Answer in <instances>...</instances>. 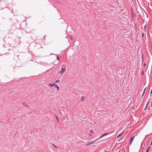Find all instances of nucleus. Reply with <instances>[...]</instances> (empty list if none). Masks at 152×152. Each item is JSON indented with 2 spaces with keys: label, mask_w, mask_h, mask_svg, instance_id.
Listing matches in <instances>:
<instances>
[{
  "label": "nucleus",
  "mask_w": 152,
  "mask_h": 152,
  "mask_svg": "<svg viewBox=\"0 0 152 152\" xmlns=\"http://www.w3.org/2000/svg\"><path fill=\"white\" fill-rule=\"evenodd\" d=\"M55 84H56L55 83H53L52 84H49V86H55Z\"/></svg>",
  "instance_id": "nucleus-5"
},
{
  "label": "nucleus",
  "mask_w": 152,
  "mask_h": 152,
  "mask_svg": "<svg viewBox=\"0 0 152 152\" xmlns=\"http://www.w3.org/2000/svg\"><path fill=\"white\" fill-rule=\"evenodd\" d=\"M56 119H57V120L58 121L59 120H58V117H56Z\"/></svg>",
  "instance_id": "nucleus-17"
},
{
  "label": "nucleus",
  "mask_w": 152,
  "mask_h": 152,
  "mask_svg": "<svg viewBox=\"0 0 152 152\" xmlns=\"http://www.w3.org/2000/svg\"><path fill=\"white\" fill-rule=\"evenodd\" d=\"M85 99V97L84 96H82L81 98V101H83Z\"/></svg>",
  "instance_id": "nucleus-7"
},
{
  "label": "nucleus",
  "mask_w": 152,
  "mask_h": 152,
  "mask_svg": "<svg viewBox=\"0 0 152 152\" xmlns=\"http://www.w3.org/2000/svg\"><path fill=\"white\" fill-rule=\"evenodd\" d=\"M146 88H145V89H144V91L143 92V94H142V95L144 94V92H145V90Z\"/></svg>",
  "instance_id": "nucleus-15"
},
{
  "label": "nucleus",
  "mask_w": 152,
  "mask_h": 152,
  "mask_svg": "<svg viewBox=\"0 0 152 152\" xmlns=\"http://www.w3.org/2000/svg\"><path fill=\"white\" fill-rule=\"evenodd\" d=\"M142 74H143V71H142Z\"/></svg>",
  "instance_id": "nucleus-22"
},
{
  "label": "nucleus",
  "mask_w": 152,
  "mask_h": 152,
  "mask_svg": "<svg viewBox=\"0 0 152 152\" xmlns=\"http://www.w3.org/2000/svg\"><path fill=\"white\" fill-rule=\"evenodd\" d=\"M134 137H135V136H134L131 137V139L130 141V144H132V141L133 140L134 138Z\"/></svg>",
  "instance_id": "nucleus-2"
},
{
  "label": "nucleus",
  "mask_w": 152,
  "mask_h": 152,
  "mask_svg": "<svg viewBox=\"0 0 152 152\" xmlns=\"http://www.w3.org/2000/svg\"><path fill=\"white\" fill-rule=\"evenodd\" d=\"M55 87L56 88L58 91H59V87L56 84H55Z\"/></svg>",
  "instance_id": "nucleus-4"
},
{
  "label": "nucleus",
  "mask_w": 152,
  "mask_h": 152,
  "mask_svg": "<svg viewBox=\"0 0 152 152\" xmlns=\"http://www.w3.org/2000/svg\"><path fill=\"white\" fill-rule=\"evenodd\" d=\"M23 104L25 106H27V105H26V104L25 103H23Z\"/></svg>",
  "instance_id": "nucleus-14"
},
{
  "label": "nucleus",
  "mask_w": 152,
  "mask_h": 152,
  "mask_svg": "<svg viewBox=\"0 0 152 152\" xmlns=\"http://www.w3.org/2000/svg\"><path fill=\"white\" fill-rule=\"evenodd\" d=\"M150 148H151V146H149L145 152H148V151L150 150Z\"/></svg>",
  "instance_id": "nucleus-9"
},
{
  "label": "nucleus",
  "mask_w": 152,
  "mask_h": 152,
  "mask_svg": "<svg viewBox=\"0 0 152 152\" xmlns=\"http://www.w3.org/2000/svg\"><path fill=\"white\" fill-rule=\"evenodd\" d=\"M57 58L58 60H59V57H58V56H57Z\"/></svg>",
  "instance_id": "nucleus-16"
},
{
  "label": "nucleus",
  "mask_w": 152,
  "mask_h": 152,
  "mask_svg": "<svg viewBox=\"0 0 152 152\" xmlns=\"http://www.w3.org/2000/svg\"><path fill=\"white\" fill-rule=\"evenodd\" d=\"M150 93L151 94H152V89L151 90V91Z\"/></svg>",
  "instance_id": "nucleus-19"
},
{
  "label": "nucleus",
  "mask_w": 152,
  "mask_h": 152,
  "mask_svg": "<svg viewBox=\"0 0 152 152\" xmlns=\"http://www.w3.org/2000/svg\"><path fill=\"white\" fill-rule=\"evenodd\" d=\"M142 36H143V34H142Z\"/></svg>",
  "instance_id": "nucleus-23"
},
{
  "label": "nucleus",
  "mask_w": 152,
  "mask_h": 152,
  "mask_svg": "<svg viewBox=\"0 0 152 152\" xmlns=\"http://www.w3.org/2000/svg\"><path fill=\"white\" fill-rule=\"evenodd\" d=\"M151 145H152V140H151Z\"/></svg>",
  "instance_id": "nucleus-20"
},
{
  "label": "nucleus",
  "mask_w": 152,
  "mask_h": 152,
  "mask_svg": "<svg viewBox=\"0 0 152 152\" xmlns=\"http://www.w3.org/2000/svg\"><path fill=\"white\" fill-rule=\"evenodd\" d=\"M66 65H63L61 66V69L58 73L60 74H62L64 72L66 69Z\"/></svg>",
  "instance_id": "nucleus-1"
},
{
  "label": "nucleus",
  "mask_w": 152,
  "mask_h": 152,
  "mask_svg": "<svg viewBox=\"0 0 152 152\" xmlns=\"http://www.w3.org/2000/svg\"><path fill=\"white\" fill-rule=\"evenodd\" d=\"M59 81H60V80H56V81L55 82V83H58Z\"/></svg>",
  "instance_id": "nucleus-12"
},
{
  "label": "nucleus",
  "mask_w": 152,
  "mask_h": 152,
  "mask_svg": "<svg viewBox=\"0 0 152 152\" xmlns=\"http://www.w3.org/2000/svg\"><path fill=\"white\" fill-rule=\"evenodd\" d=\"M108 134V133H104V134H103L100 137H103V136L106 135H107Z\"/></svg>",
  "instance_id": "nucleus-8"
},
{
  "label": "nucleus",
  "mask_w": 152,
  "mask_h": 152,
  "mask_svg": "<svg viewBox=\"0 0 152 152\" xmlns=\"http://www.w3.org/2000/svg\"><path fill=\"white\" fill-rule=\"evenodd\" d=\"M90 132L91 134H92L93 133V132L92 130H91V129L90 130Z\"/></svg>",
  "instance_id": "nucleus-10"
},
{
  "label": "nucleus",
  "mask_w": 152,
  "mask_h": 152,
  "mask_svg": "<svg viewBox=\"0 0 152 152\" xmlns=\"http://www.w3.org/2000/svg\"><path fill=\"white\" fill-rule=\"evenodd\" d=\"M144 66H145L146 65L145 64H144Z\"/></svg>",
  "instance_id": "nucleus-21"
},
{
  "label": "nucleus",
  "mask_w": 152,
  "mask_h": 152,
  "mask_svg": "<svg viewBox=\"0 0 152 152\" xmlns=\"http://www.w3.org/2000/svg\"><path fill=\"white\" fill-rule=\"evenodd\" d=\"M124 133V132H121L120 134L118 135V136H117V137H118L121 135H122Z\"/></svg>",
  "instance_id": "nucleus-3"
},
{
  "label": "nucleus",
  "mask_w": 152,
  "mask_h": 152,
  "mask_svg": "<svg viewBox=\"0 0 152 152\" xmlns=\"http://www.w3.org/2000/svg\"><path fill=\"white\" fill-rule=\"evenodd\" d=\"M94 143V142H88V143H87V145H90V144H92Z\"/></svg>",
  "instance_id": "nucleus-6"
},
{
  "label": "nucleus",
  "mask_w": 152,
  "mask_h": 152,
  "mask_svg": "<svg viewBox=\"0 0 152 152\" xmlns=\"http://www.w3.org/2000/svg\"><path fill=\"white\" fill-rule=\"evenodd\" d=\"M89 136H92V135H91V134H90V133H89Z\"/></svg>",
  "instance_id": "nucleus-18"
},
{
  "label": "nucleus",
  "mask_w": 152,
  "mask_h": 152,
  "mask_svg": "<svg viewBox=\"0 0 152 152\" xmlns=\"http://www.w3.org/2000/svg\"><path fill=\"white\" fill-rule=\"evenodd\" d=\"M144 30H145L146 29V25L144 26Z\"/></svg>",
  "instance_id": "nucleus-13"
},
{
  "label": "nucleus",
  "mask_w": 152,
  "mask_h": 152,
  "mask_svg": "<svg viewBox=\"0 0 152 152\" xmlns=\"http://www.w3.org/2000/svg\"><path fill=\"white\" fill-rule=\"evenodd\" d=\"M69 38L71 39V40H72V36L70 35L69 36Z\"/></svg>",
  "instance_id": "nucleus-11"
}]
</instances>
